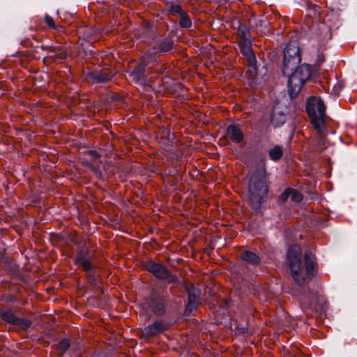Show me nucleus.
<instances>
[{
  "label": "nucleus",
  "mask_w": 357,
  "mask_h": 357,
  "mask_svg": "<svg viewBox=\"0 0 357 357\" xmlns=\"http://www.w3.org/2000/svg\"><path fill=\"white\" fill-rule=\"evenodd\" d=\"M114 74L107 70H93L89 72L86 78L92 84L105 83L112 79Z\"/></svg>",
  "instance_id": "11"
},
{
  "label": "nucleus",
  "mask_w": 357,
  "mask_h": 357,
  "mask_svg": "<svg viewBox=\"0 0 357 357\" xmlns=\"http://www.w3.org/2000/svg\"><path fill=\"white\" fill-rule=\"evenodd\" d=\"M195 300L197 302L196 296L192 292V301Z\"/></svg>",
  "instance_id": "31"
},
{
  "label": "nucleus",
  "mask_w": 357,
  "mask_h": 357,
  "mask_svg": "<svg viewBox=\"0 0 357 357\" xmlns=\"http://www.w3.org/2000/svg\"><path fill=\"white\" fill-rule=\"evenodd\" d=\"M301 61V57L298 43L294 42L287 45L284 50L283 74L288 75L299 66Z\"/></svg>",
  "instance_id": "5"
},
{
  "label": "nucleus",
  "mask_w": 357,
  "mask_h": 357,
  "mask_svg": "<svg viewBox=\"0 0 357 357\" xmlns=\"http://www.w3.org/2000/svg\"><path fill=\"white\" fill-rule=\"evenodd\" d=\"M66 54L65 52H62L61 53V54L59 56V58L60 59H64L66 57Z\"/></svg>",
  "instance_id": "30"
},
{
  "label": "nucleus",
  "mask_w": 357,
  "mask_h": 357,
  "mask_svg": "<svg viewBox=\"0 0 357 357\" xmlns=\"http://www.w3.org/2000/svg\"><path fill=\"white\" fill-rule=\"evenodd\" d=\"M169 6V11L172 13H178L181 15V13H184L182 10L181 6L179 4H174L172 3H168Z\"/></svg>",
  "instance_id": "26"
},
{
  "label": "nucleus",
  "mask_w": 357,
  "mask_h": 357,
  "mask_svg": "<svg viewBox=\"0 0 357 357\" xmlns=\"http://www.w3.org/2000/svg\"><path fill=\"white\" fill-rule=\"evenodd\" d=\"M227 135L232 142L238 144L243 139L241 130L235 125H229L227 128Z\"/></svg>",
  "instance_id": "15"
},
{
  "label": "nucleus",
  "mask_w": 357,
  "mask_h": 357,
  "mask_svg": "<svg viewBox=\"0 0 357 357\" xmlns=\"http://www.w3.org/2000/svg\"><path fill=\"white\" fill-rule=\"evenodd\" d=\"M179 24L183 28H189L192 25L190 17L185 12L180 15Z\"/></svg>",
  "instance_id": "22"
},
{
  "label": "nucleus",
  "mask_w": 357,
  "mask_h": 357,
  "mask_svg": "<svg viewBox=\"0 0 357 357\" xmlns=\"http://www.w3.org/2000/svg\"><path fill=\"white\" fill-rule=\"evenodd\" d=\"M74 263L79 265L86 272H91L93 266L90 260L89 253L88 250H81L78 252Z\"/></svg>",
  "instance_id": "13"
},
{
  "label": "nucleus",
  "mask_w": 357,
  "mask_h": 357,
  "mask_svg": "<svg viewBox=\"0 0 357 357\" xmlns=\"http://www.w3.org/2000/svg\"><path fill=\"white\" fill-rule=\"evenodd\" d=\"M0 318L5 322L17 326L21 329H26L31 325V321L26 318H18L11 310H6L0 311Z\"/></svg>",
  "instance_id": "9"
},
{
  "label": "nucleus",
  "mask_w": 357,
  "mask_h": 357,
  "mask_svg": "<svg viewBox=\"0 0 357 357\" xmlns=\"http://www.w3.org/2000/svg\"><path fill=\"white\" fill-rule=\"evenodd\" d=\"M268 191L266 169L263 165L261 171L255 173L250 178L249 199L252 207L257 208L265 202Z\"/></svg>",
  "instance_id": "2"
},
{
  "label": "nucleus",
  "mask_w": 357,
  "mask_h": 357,
  "mask_svg": "<svg viewBox=\"0 0 357 357\" xmlns=\"http://www.w3.org/2000/svg\"><path fill=\"white\" fill-rule=\"evenodd\" d=\"M325 56L323 54H319L317 61V65L320 66L324 61Z\"/></svg>",
  "instance_id": "29"
},
{
  "label": "nucleus",
  "mask_w": 357,
  "mask_h": 357,
  "mask_svg": "<svg viewBox=\"0 0 357 357\" xmlns=\"http://www.w3.org/2000/svg\"><path fill=\"white\" fill-rule=\"evenodd\" d=\"M287 261L294 282L301 286L310 281L317 273V262L312 251L304 253V264L301 261V249L294 245L289 248Z\"/></svg>",
  "instance_id": "1"
},
{
  "label": "nucleus",
  "mask_w": 357,
  "mask_h": 357,
  "mask_svg": "<svg viewBox=\"0 0 357 357\" xmlns=\"http://www.w3.org/2000/svg\"><path fill=\"white\" fill-rule=\"evenodd\" d=\"M170 325L162 319H158L152 324H149L143 329V334L151 337L162 333L169 329Z\"/></svg>",
  "instance_id": "10"
},
{
  "label": "nucleus",
  "mask_w": 357,
  "mask_h": 357,
  "mask_svg": "<svg viewBox=\"0 0 357 357\" xmlns=\"http://www.w3.org/2000/svg\"><path fill=\"white\" fill-rule=\"evenodd\" d=\"M297 75V73H294V71L290 72L287 75L289 76L288 90L291 98H294L297 96L304 84Z\"/></svg>",
  "instance_id": "12"
},
{
  "label": "nucleus",
  "mask_w": 357,
  "mask_h": 357,
  "mask_svg": "<svg viewBox=\"0 0 357 357\" xmlns=\"http://www.w3.org/2000/svg\"><path fill=\"white\" fill-rule=\"evenodd\" d=\"M290 199L293 202H299L303 199V195L298 190L290 188Z\"/></svg>",
  "instance_id": "25"
},
{
  "label": "nucleus",
  "mask_w": 357,
  "mask_h": 357,
  "mask_svg": "<svg viewBox=\"0 0 357 357\" xmlns=\"http://www.w3.org/2000/svg\"><path fill=\"white\" fill-rule=\"evenodd\" d=\"M303 310L310 309L314 311L322 310L326 304L325 298L318 292H309L298 296Z\"/></svg>",
  "instance_id": "8"
},
{
  "label": "nucleus",
  "mask_w": 357,
  "mask_h": 357,
  "mask_svg": "<svg viewBox=\"0 0 357 357\" xmlns=\"http://www.w3.org/2000/svg\"><path fill=\"white\" fill-rule=\"evenodd\" d=\"M142 266L145 270L151 273L154 277L165 280L168 284L176 283L178 281L177 276L172 274L165 266L161 264L148 260L144 261Z\"/></svg>",
  "instance_id": "7"
},
{
  "label": "nucleus",
  "mask_w": 357,
  "mask_h": 357,
  "mask_svg": "<svg viewBox=\"0 0 357 357\" xmlns=\"http://www.w3.org/2000/svg\"><path fill=\"white\" fill-rule=\"evenodd\" d=\"M45 22L50 28L54 29H56V26L54 23L53 18L50 15H46L45 16Z\"/></svg>",
  "instance_id": "27"
},
{
  "label": "nucleus",
  "mask_w": 357,
  "mask_h": 357,
  "mask_svg": "<svg viewBox=\"0 0 357 357\" xmlns=\"http://www.w3.org/2000/svg\"><path fill=\"white\" fill-rule=\"evenodd\" d=\"M70 347V341L68 339L61 340L58 344V349L60 351V354L62 355L69 349Z\"/></svg>",
  "instance_id": "23"
},
{
  "label": "nucleus",
  "mask_w": 357,
  "mask_h": 357,
  "mask_svg": "<svg viewBox=\"0 0 357 357\" xmlns=\"http://www.w3.org/2000/svg\"><path fill=\"white\" fill-rule=\"evenodd\" d=\"M197 303L195 299L193 301H192V292L189 291L188 292V305L186 306V311L191 312L192 311L195 310L197 307Z\"/></svg>",
  "instance_id": "24"
},
{
  "label": "nucleus",
  "mask_w": 357,
  "mask_h": 357,
  "mask_svg": "<svg viewBox=\"0 0 357 357\" xmlns=\"http://www.w3.org/2000/svg\"><path fill=\"white\" fill-rule=\"evenodd\" d=\"M290 188H287L280 196V200L282 202H286L290 197Z\"/></svg>",
  "instance_id": "28"
},
{
  "label": "nucleus",
  "mask_w": 357,
  "mask_h": 357,
  "mask_svg": "<svg viewBox=\"0 0 357 357\" xmlns=\"http://www.w3.org/2000/svg\"><path fill=\"white\" fill-rule=\"evenodd\" d=\"M286 121L284 114L279 112H273L271 116V123L275 127H280L282 126Z\"/></svg>",
  "instance_id": "20"
},
{
  "label": "nucleus",
  "mask_w": 357,
  "mask_h": 357,
  "mask_svg": "<svg viewBox=\"0 0 357 357\" xmlns=\"http://www.w3.org/2000/svg\"><path fill=\"white\" fill-rule=\"evenodd\" d=\"M174 40L170 38L157 37L151 43V47L143 56V60L146 65L151 60L162 54L169 52L174 50Z\"/></svg>",
  "instance_id": "4"
},
{
  "label": "nucleus",
  "mask_w": 357,
  "mask_h": 357,
  "mask_svg": "<svg viewBox=\"0 0 357 357\" xmlns=\"http://www.w3.org/2000/svg\"><path fill=\"white\" fill-rule=\"evenodd\" d=\"M292 71H294V73H297V76L304 83L306 81H307L311 76V69L310 66L307 64H303L301 66H299Z\"/></svg>",
  "instance_id": "17"
},
{
  "label": "nucleus",
  "mask_w": 357,
  "mask_h": 357,
  "mask_svg": "<svg viewBox=\"0 0 357 357\" xmlns=\"http://www.w3.org/2000/svg\"><path fill=\"white\" fill-rule=\"evenodd\" d=\"M317 35L321 41L328 40L332 37L331 29L325 23H321L319 24Z\"/></svg>",
  "instance_id": "18"
},
{
  "label": "nucleus",
  "mask_w": 357,
  "mask_h": 357,
  "mask_svg": "<svg viewBox=\"0 0 357 357\" xmlns=\"http://www.w3.org/2000/svg\"><path fill=\"white\" fill-rule=\"evenodd\" d=\"M94 155L98 156V155L97 154V152H94Z\"/></svg>",
  "instance_id": "32"
},
{
  "label": "nucleus",
  "mask_w": 357,
  "mask_h": 357,
  "mask_svg": "<svg viewBox=\"0 0 357 357\" xmlns=\"http://www.w3.org/2000/svg\"><path fill=\"white\" fill-rule=\"evenodd\" d=\"M268 155L272 160L277 161L282 157L283 150L280 146L275 145L268 151Z\"/></svg>",
  "instance_id": "21"
},
{
  "label": "nucleus",
  "mask_w": 357,
  "mask_h": 357,
  "mask_svg": "<svg viewBox=\"0 0 357 357\" xmlns=\"http://www.w3.org/2000/svg\"><path fill=\"white\" fill-rule=\"evenodd\" d=\"M149 305L155 315H162L165 312V301L163 298L155 296L151 298Z\"/></svg>",
  "instance_id": "14"
},
{
  "label": "nucleus",
  "mask_w": 357,
  "mask_h": 357,
  "mask_svg": "<svg viewBox=\"0 0 357 357\" xmlns=\"http://www.w3.org/2000/svg\"><path fill=\"white\" fill-rule=\"evenodd\" d=\"M241 258L247 263L254 266L258 265L261 261L257 254L251 250L242 251Z\"/></svg>",
  "instance_id": "16"
},
{
  "label": "nucleus",
  "mask_w": 357,
  "mask_h": 357,
  "mask_svg": "<svg viewBox=\"0 0 357 357\" xmlns=\"http://www.w3.org/2000/svg\"><path fill=\"white\" fill-rule=\"evenodd\" d=\"M237 36L238 38V47L241 52L247 57L251 65L255 63L256 59L252 50L250 32L246 25L241 23L238 24Z\"/></svg>",
  "instance_id": "6"
},
{
  "label": "nucleus",
  "mask_w": 357,
  "mask_h": 357,
  "mask_svg": "<svg viewBox=\"0 0 357 357\" xmlns=\"http://www.w3.org/2000/svg\"><path fill=\"white\" fill-rule=\"evenodd\" d=\"M306 112L314 129L322 132L324 127L326 107L323 100L316 96L310 97L306 103Z\"/></svg>",
  "instance_id": "3"
},
{
  "label": "nucleus",
  "mask_w": 357,
  "mask_h": 357,
  "mask_svg": "<svg viewBox=\"0 0 357 357\" xmlns=\"http://www.w3.org/2000/svg\"><path fill=\"white\" fill-rule=\"evenodd\" d=\"M130 76L136 82H142L145 80V66L143 64L135 67L131 72Z\"/></svg>",
  "instance_id": "19"
}]
</instances>
